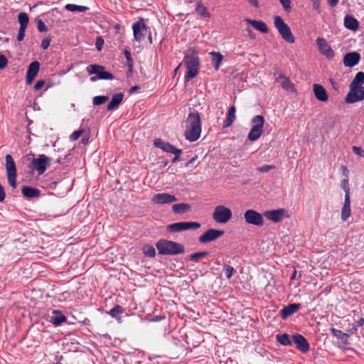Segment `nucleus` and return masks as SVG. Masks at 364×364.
I'll list each match as a JSON object with an SVG mask.
<instances>
[{
    "mask_svg": "<svg viewBox=\"0 0 364 364\" xmlns=\"http://www.w3.org/2000/svg\"><path fill=\"white\" fill-rule=\"evenodd\" d=\"M345 257H348L347 261H353L354 257L360 254L364 248V237L356 232L348 233L344 241Z\"/></svg>",
    "mask_w": 364,
    "mask_h": 364,
    "instance_id": "1",
    "label": "nucleus"
},
{
    "mask_svg": "<svg viewBox=\"0 0 364 364\" xmlns=\"http://www.w3.org/2000/svg\"><path fill=\"white\" fill-rule=\"evenodd\" d=\"M201 134V120L200 114L197 111L191 112L186 119L184 136L186 139L193 142L197 141Z\"/></svg>",
    "mask_w": 364,
    "mask_h": 364,
    "instance_id": "2",
    "label": "nucleus"
},
{
    "mask_svg": "<svg viewBox=\"0 0 364 364\" xmlns=\"http://www.w3.org/2000/svg\"><path fill=\"white\" fill-rule=\"evenodd\" d=\"M186 68L185 80L189 82L194 78L199 70L200 61L198 53L194 48H189L183 59Z\"/></svg>",
    "mask_w": 364,
    "mask_h": 364,
    "instance_id": "3",
    "label": "nucleus"
},
{
    "mask_svg": "<svg viewBox=\"0 0 364 364\" xmlns=\"http://www.w3.org/2000/svg\"><path fill=\"white\" fill-rule=\"evenodd\" d=\"M156 247L159 254L161 255H176L185 252L183 245L164 239L159 240L156 242Z\"/></svg>",
    "mask_w": 364,
    "mask_h": 364,
    "instance_id": "4",
    "label": "nucleus"
},
{
    "mask_svg": "<svg viewBox=\"0 0 364 364\" xmlns=\"http://www.w3.org/2000/svg\"><path fill=\"white\" fill-rule=\"evenodd\" d=\"M274 24L283 40L289 43H294L295 38L289 26L281 16H275L274 17Z\"/></svg>",
    "mask_w": 364,
    "mask_h": 364,
    "instance_id": "5",
    "label": "nucleus"
},
{
    "mask_svg": "<svg viewBox=\"0 0 364 364\" xmlns=\"http://www.w3.org/2000/svg\"><path fill=\"white\" fill-rule=\"evenodd\" d=\"M86 71L89 75H97V76L90 77L92 82H95L97 80H113L114 78L111 73L106 71L105 67L100 65H90L86 68Z\"/></svg>",
    "mask_w": 364,
    "mask_h": 364,
    "instance_id": "6",
    "label": "nucleus"
},
{
    "mask_svg": "<svg viewBox=\"0 0 364 364\" xmlns=\"http://www.w3.org/2000/svg\"><path fill=\"white\" fill-rule=\"evenodd\" d=\"M232 216V213L231 210L222 205H217L213 213V220L216 223L221 224L227 223L231 219Z\"/></svg>",
    "mask_w": 364,
    "mask_h": 364,
    "instance_id": "7",
    "label": "nucleus"
},
{
    "mask_svg": "<svg viewBox=\"0 0 364 364\" xmlns=\"http://www.w3.org/2000/svg\"><path fill=\"white\" fill-rule=\"evenodd\" d=\"M154 145L161 149L164 152L173 154L174 158L173 159H179L182 154V151L181 149H177L170 143L166 142L161 139H154Z\"/></svg>",
    "mask_w": 364,
    "mask_h": 364,
    "instance_id": "8",
    "label": "nucleus"
},
{
    "mask_svg": "<svg viewBox=\"0 0 364 364\" xmlns=\"http://www.w3.org/2000/svg\"><path fill=\"white\" fill-rule=\"evenodd\" d=\"M343 189L345 192V200L343 205V221H346L351 214L350 209V187L348 185V180L347 178L343 179Z\"/></svg>",
    "mask_w": 364,
    "mask_h": 364,
    "instance_id": "9",
    "label": "nucleus"
},
{
    "mask_svg": "<svg viewBox=\"0 0 364 364\" xmlns=\"http://www.w3.org/2000/svg\"><path fill=\"white\" fill-rule=\"evenodd\" d=\"M133 34L134 40L137 42H141L147 32V28L144 19L140 18L137 21L132 24Z\"/></svg>",
    "mask_w": 364,
    "mask_h": 364,
    "instance_id": "10",
    "label": "nucleus"
},
{
    "mask_svg": "<svg viewBox=\"0 0 364 364\" xmlns=\"http://www.w3.org/2000/svg\"><path fill=\"white\" fill-rule=\"evenodd\" d=\"M200 227V224L196 222H178L171 224L168 226V230L171 232H181L188 230H197Z\"/></svg>",
    "mask_w": 364,
    "mask_h": 364,
    "instance_id": "11",
    "label": "nucleus"
},
{
    "mask_svg": "<svg viewBox=\"0 0 364 364\" xmlns=\"http://www.w3.org/2000/svg\"><path fill=\"white\" fill-rule=\"evenodd\" d=\"M245 222L250 225L262 226L264 220L261 213L255 210H247L244 213Z\"/></svg>",
    "mask_w": 364,
    "mask_h": 364,
    "instance_id": "12",
    "label": "nucleus"
},
{
    "mask_svg": "<svg viewBox=\"0 0 364 364\" xmlns=\"http://www.w3.org/2000/svg\"><path fill=\"white\" fill-rule=\"evenodd\" d=\"M364 100V87H350V91L346 97L347 103H355Z\"/></svg>",
    "mask_w": 364,
    "mask_h": 364,
    "instance_id": "13",
    "label": "nucleus"
},
{
    "mask_svg": "<svg viewBox=\"0 0 364 364\" xmlns=\"http://www.w3.org/2000/svg\"><path fill=\"white\" fill-rule=\"evenodd\" d=\"M224 235V231L215 229H209L198 238L200 243H208L214 241Z\"/></svg>",
    "mask_w": 364,
    "mask_h": 364,
    "instance_id": "14",
    "label": "nucleus"
},
{
    "mask_svg": "<svg viewBox=\"0 0 364 364\" xmlns=\"http://www.w3.org/2000/svg\"><path fill=\"white\" fill-rule=\"evenodd\" d=\"M274 77L276 81L280 83L281 87L284 90L290 91L291 92H296L294 84L291 82L290 79L287 77H285L282 73L280 71L275 72Z\"/></svg>",
    "mask_w": 364,
    "mask_h": 364,
    "instance_id": "15",
    "label": "nucleus"
},
{
    "mask_svg": "<svg viewBox=\"0 0 364 364\" xmlns=\"http://www.w3.org/2000/svg\"><path fill=\"white\" fill-rule=\"evenodd\" d=\"M176 200L177 198L175 196L167 193L155 194L151 198L152 203L156 205L170 204Z\"/></svg>",
    "mask_w": 364,
    "mask_h": 364,
    "instance_id": "16",
    "label": "nucleus"
},
{
    "mask_svg": "<svg viewBox=\"0 0 364 364\" xmlns=\"http://www.w3.org/2000/svg\"><path fill=\"white\" fill-rule=\"evenodd\" d=\"M8 181L10 186L15 188L16 187V167L14 161H6Z\"/></svg>",
    "mask_w": 364,
    "mask_h": 364,
    "instance_id": "17",
    "label": "nucleus"
},
{
    "mask_svg": "<svg viewBox=\"0 0 364 364\" xmlns=\"http://www.w3.org/2000/svg\"><path fill=\"white\" fill-rule=\"evenodd\" d=\"M292 343L302 353H306L309 350L310 346L307 340L301 334L292 336Z\"/></svg>",
    "mask_w": 364,
    "mask_h": 364,
    "instance_id": "18",
    "label": "nucleus"
},
{
    "mask_svg": "<svg viewBox=\"0 0 364 364\" xmlns=\"http://www.w3.org/2000/svg\"><path fill=\"white\" fill-rule=\"evenodd\" d=\"M286 210L283 208L268 210L264 213V215L274 223L281 221L285 215Z\"/></svg>",
    "mask_w": 364,
    "mask_h": 364,
    "instance_id": "19",
    "label": "nucleus"
},
{
    "mask_svg": "<svg viewBox=\"0 0 364 364\" xmlns=\"http://www.w3.org/2000/svg\"><path fill=\"white\" fill-rule=\"evenodd\" d=\"M316 43L321 54L325 55L327 58H333V51L324 38L320 37L317 38Z\"/></svg>",
    "mask_w": 364,
    "mask_h": 364,
    "instance_id": "20",
    "label": "nucleus"
},
{
    "mask_svg": "<svg viewBox=\"0 0 364 364\" xmlns=\"http://www.w3.org/2000/svg\"><path fill=\"white\" fill-rule=\"evenodd\" d=\"M40 68V63L38 61L32 62L26 72V82L31 84L38 74Z\"/></svg>",
    "mask_w": 364,
    "mask_h": 364,
    "instance_id": "21",
    "label": "nucleus"
},
{
    "mask_svg": "<svg viewBox=\"0 0 364 364\" xmlns=\"http://www.w3.org/2000/svg\"><path fill=\"white\" fill-rule=\"evenodd\" d=\"M360 60V55L357 52H352L346 54L343 63L347 67H353L357 65Z\"/></svg>",
    "mask_w": 364,
    "mask_h": 364,
    "instance_id": "22",
    "label": "nucleus"
},
{
    "mask_svg": "<svg viewBox=\"0 0 364 364\" xmlns=\"http://www.w3.org/2000/svg\"><path fill=\"white\" fill-rule=\"evenodd\" d=\"M301 309L300 304H290L284 306L280 311L281 316L283 319L287 318L289 316L297 312Z\"/></svg>",
    "mask_w": 364,
    "mask_h": 364,
    "instance_id": "23",
    "label": "nucleus"
},
{
    "mask_svg": "<svg viewBox=\"0 0 364 364\" xmlns=\"http://www.w3.org/2000/svg\"><path fill=\"white\" fill-rule=\"evenodd\" d=\"M313 91L316 98L321 102H326L328 100V94L324 87L318 84L313 85Z\"/></svg>",
    "mask_w": 364,
    "mask_h": 364,
    "instance_id": "24",
    "label": "nucleus"
},
{
    "mask_svg": "<svg viewBox=\"0 0 364 364\" xmlns=\"http://www.w3.org/2000/svg\"><path fill=\"white\" fill-rule=\"evenodd\" d=\"M48 161H31L29 168L32 171H38V175H41L46 171L47 166L49 165Z\"/></svg>",
    "mask_w": 364,
    "mask_h": 364,
    "instance_id": "25",
    "label": "nucleus"
},
{
    "mask_svg": "<svg viewBox=\"0 0 364 364\" xmlns=\"http://www.w3.org/2000/svg\"><path fill=\"white\" fill-rule=\"evenodd\" d=\"M343 24L346 28L354 32L356 31L359 28L358 21L350 15H346L345 16Z\"/></svg>",
    "mask_w": 364,
    "mask_h": 364,
    "instance_id": "26",
    "label": "nucleus"
},
{
    "mask_svg": "<svg viewBox=\"0 0 364 364\" xmlns=\"http://www.w3.org/2000/svg\"><path fill=\"white\" fill-rule=\"evenodd\" d=\"M124 98V94L122 92L115 93L112 95L111 101L109 102L107 107V109L114 110L117 109L119 105L122 103Z\"/></svg>",
    "mask_w": 364,
    "mask_h": 364,
    "instance_id": "27",
    "label": "nucleus"
},
{
    "mask_svg": "<svg viewBox=\"0 0 364 364\" xmlns=\"http://www.w3.org/2000/svg\"><path fill=\"white\" fill-rule=\"evenodd\" d=\"M53 314L54 316L50 317V321L55 326H60L63 323L65 322L67 318L59 310H53Z\"/></svg>",
    "mask_w": 364,
    "mask_h": 364,
    "instance_id": "28",
    "label": "nucleus"
},
{
    "mask_svg": "<svg viewBox=\"0 0 364 364\" xmlns=\"http://www.w3.org/2000/svg\"><path fill=\"white\" fill-rule=\"evenodd\" d=\"M245 21L252 26H253L256 30L263 33H267L268 32V27L262 21L252 20L250 18H246Z\"/></svg>",
    "mask_w": 364,
    "mask_h": 364,
    "instance_id": "29",
    "label": "nucleus"
},
{
    "mask_svg": "<svg viewBox=\"0 0 364 364\" xmlns=\"http://www.w3.org/2000/svg\"><path fill=\"white\" fill-rule=\"evenodd\" d=\"M22 194L27 198H38L41 196V191L35 188L23 186L21 189Z\"/></svg>",
    "mask_w": 364,
    "mask_h": 364,
    "instance_id": "30",
    "label": "nucleus"
},
{
    "mask_svg": "<svg viewBox=\"0 0 364 364\" xmlns=\"http://www.w3.org/2000/svg\"><path fill=\"white\" fill-rule=\"evenodd\" d=\"M196 12L203 18H210V14L207 8L204 6L201 0H198L196 2Z\"/></svg>",
    "mask_w": 364,
    "mask_h": 364,
    "instance_id": "31",
    "label": "nucleus"
},
{
    "mask_svg": "<svg viewBox=\"0 0 364 364\" xmlns=\"http://www.w3.org/2000/svg\"><path fill=\"white\" fill-rule=\"evenodd\" d=\"M211 56L212 65L215 70L220 68V63L223 59V55L219 52L212 51L209 53Z\"/></svg>",
    "mask_w": 364,
    "mask_h": 364,
    "instance_id": "32",
    "label": "nucleus"
},
{
    "mask_svg": "<svg viewBox=\"0 0 364 364\" xmlns=\"http://www.w3.org/2000/svg\"><path fill=\"white\" fill-rule=\"evenodd\" d=\"M235 112L236 110L234 106L229 108L226 119L223 122L224 127H228L233 123L236 118Z\"/></svg>",
    "mask_w": 364,
    "mask_h": 364,
    "instance_id": "33",
    "label": "nucleus"
},
{
    "mask_svg": "<svg viewBox=\"0 0 364 364\" xmlns=\"http://www.w3.org/2000/svg\"><path fill=\"white\" fill-rule=\"evenodd\" d=\"M191 208V205L188 203H176L173 205L172 210L175 213H183Z\"/></svg>",
    "mask_w": 364,
    "mask_h": 364,
    "instance_id": "34",
    "label": "nucleus"
},
{
    "mask_svg": "<svg viewBox=\"0 0 364 364\" xmlns=\"http://www.w3.org/2000/svg\"><path fill=\"white\" fill-rule=\"evenodd\" d=\"M65 9L71 12H85L87 11L89 8L85 6H79L73 4H68L65 5Z\"/></svg>",
    "mask_w": 364,
    "mask_h": 364,
    "instance_id": "35",
    "label": "nucleus"
},
{
    "mask_svg": "<svg viewBox=\"0 0 364 364\" xmlns=\"http://www.w3.org/2000/svg\"><path fill=\"white\" fill-rule=\"evenodd\" d=\"M277 341L282 346H289L292 343V339L289 338L287 333L277 334L276 336Z\"/></svg>",
    "mask_w": 364,
    "mask_h": 364,
    "instance_id": "36",
    "label": "nucleus"
},
{
    "mask_svg": "<svg viewBox=\"0 0 364 364\" xmlns=\"http://www.w3.org/2000/svg\"><path fill=\"white\" fill-rule=\"evenodd\" d=\"M364 83V73L358 72L356 75L353 80L351 82L350 87H363V84Z\"/></svg>",
    "mask_w": 364,
    "mask_h": 364,
    "instance_id": "37",
    "label": "nucleus"
},
{
    "mask_svg": "<svg viewBox=\"0 0 364 364\" xmlns=\"http://www.w3.org/2000/svg\"><path fill=\"white\" fill-rule=\"evenodd\" d=\"M262 134V129L252 127L248 134V139L251 141L258 139Z\"/></svg>",
    "mask_w": 364,
    "mask_h": 364,
    "instance_id": "38",
    "label": "nucleus"
},
{
    "mask_svg": "<svg viewBox=\"0 0 364 364\" xmlns=\"http://www.w3.org/2000/svg\"><path fill=\"white\" fill-rule=\"evenodd\" d=\"M264 123V118L262 115H256L251 120V124H252V127L261 129H263Z\"/></svg>",
    "mask_w": 364,
    "mask_h": 364,
    "instance_id": "39",
    "label": "nucleus"
},
{
    "mask_svg": "<svg viewBox=\"0 0 364 364\" xmlns=\"http://www.w3.org/2000/svg\"><path fill=\"white\" fill-rule=\"evenodd\" d=\"M18 21L20 24V27L26 28L28 23H29V18L27 14L24 12H21L18 16Z\"/></svg>",
    "mask_w": 364,
    "mask_h": 364,
    "instance_id": "40",
    "label": "nucleus"
},
{
    "mask_svg": "<svg viewBox=\"0 0 364 364\" xmlns=\"http://www.w3.org/2000/svg\"><path fill=\"white\" fill-rule=\"evenodd\" d=\"M124 56L126 58L127 65L129 68V71L130 73H132L134 65H133V59H132V54H131L130 51L128 50H124Z\"/></svg>",
    "mask_w": 364,
    "mask_h": 364,
    "instance_id": "41",
    "label": "nucleus"
},
{
    "mask_svg": "<svg viewBox=\"0 0 364 364\" xmlns=\"http://www.w3.org/2000/svg\"><path fill=\"white\" fill-rule=\"evenodd\" d=\"M144 254L149 257H154L156 255V250L152 245H146L143 248Z\"/></svg>",
    "mask_w": 364,
    "mask_h": 364,
    "instance_id": "42",
    "label": "nucleus"
},
{
    "mask_svg": "<svg viewBox=\"0 0 364 364\" xmlns=\"http://www.w3.org/2000/svg\"><path fill=\"white\" fill-rule=\"evenodd\" d=\"M109 100V97L106 95L95 96L93 98L92 102L94 105H101L105 103Z\"/></svg>",
    "mask_w": 364,
    "mask_h": 364,
    "instance_id": "43",
    "label": "nucleus"
},
{
    "mask_svg": "<svg viewBox=\"0 0 364 364\" xmlns=\"http://www.w3.org/2000/svg\"><path fill=\"white\" fill-rule=\"evenodd\" d=\"M123 312H124L123 308L119 305H116L112 309H110L109 314L112 317L116 318L117 315L121 314Z\"/></svg>",
    "mask_w": 364,
    "mask_h": 364,
    "instance_id": "44",
    "label": "nucleus"
},
{
    "mask_svg": "<svg viewBox=\"0 0 364 364\" xmlns=\"http://www.w3.org/2000/svg\"><path fill=\"white\" fill-rule=\"evenodd\" d=\"M208 255V252H196L190 255V259L193 262H198L200 259L206 257Z\"/></svg>",
    "mask_w": 364,
    "mask_h": 364,
    "instance_id": "45",
    "label": "nucleus"
},
{
    "mask_svg": "<svg viewBox=\"0 0 364 364\" xmlns=\"http://www.w3.org/2000/svg\"><path fill=\"white\" fill-rule=\"evenodd\" d=\"M223 270L228 279H230L236 272L235 269L232 267L228 264L224 265Z\"/></svg>",
    "mask_w": 364,
    "mask_h": 364,
    "instance_id": "46",
    "label": "nucleus"
},
{
    "mask_svg": "<svg viewBox=\"0 0 364 364\" xmlns=\"http://www.w3.org/2000/svg\"><path fill=\"white\" fill-rule=\"evenodd\" d=\"M37 29L39 32H46L48 31L47 26L45 25L42 19L38 18L36 20Z\"/></svg>",
    "mask_w": 364,
    "mask_h": 364,
    "instance_id": "47",
    "label": "nucleus"
},
{
    "mask_svg": "<svg viewBox=\"0 0 364 364\" xmlns=\"http://www.w3.org/2000/svg\"><path fill=\"white\" fill-rule=\"evenodd\" d=\"M280 4L283 6L285 11L289 13L291 11V1L290 0H279Z\"/></svg>",
    "mask_w": 364,
    "mask_h": 364,
    "instance_id": "48",
    "label": "nucleus"
},
{
    "mask_svg": "<svg viewBox=\"0 0 364 364\" xmlns=\"http://www.w3.org/2000/svg\"><path fill=\"white\" fill-rule=\"evenodd\" d=\"M82 134V130H77L73 132L70 136V139L72 141L77 140Z\"/></svg>",
    "mask_w": 364,
    "mask_h": 364,
    "instance_id": "49",
    "label": "nucleus"
},
{
    "mask_svg": "<svg viewBox=\"0 0 364 364\" xmlns=\"http://www.w3.org/2000/svg\"><path fill=\"white\" fill-rule=\"evenodd\" d=\"M274 168H275V166H272V165H264V166L258 167L257 170L259 172L264 173V172H268L269 171H270Z\"/></svg>",
    "mask_w": 364,
    "mask_h": 364,
    "instance_id": "50",
    "label": "nucleus"
},
{
    "mask_svg": "<svg viewBox=\"0 0 364 364\" xmlns=\"http://www.w3.org/2000/svg\"><path fill=\"white\" fill-rule=\"evenodd\" d=\"M26 28L19 27L18 35H17V40L18 41H21L23 40L25 36V31Z\"/></svg>",
    "mask_w": 364,
    "mask_h": 364,
    "instance_id": "51",
    "label": "nucleus"
},
{
    "mask_svg": "<svg viewBox=\"0 0 364 364\" xmlns=\"http://www.w3.org/2000/svg\"><path fill=\"white\" fill-rule=\"evenodd\" d=\"M104 44V40L101 36L97 38L95 46L97 50L100 51L102 50V46Z\"/></svg>",
    "mask_w": 364,
    "mask_h": 364,
    "instance_id": "52",
    "label": "nucleus"
},
{
    "mask_svg": "<svg viewBox=\"0 0 364 364\" xmlns=\"http://www.w3.org/2000/svg\"><path fill=\"white\" fill-rule=\"evenodd\" d=\"M329 330L331 332V333L333 334V336H335L336 338H337L338 339L341 338V330L336 329V328H333V327L331 328Z\"/></svg>",
    "mask_w": 364,
    "mask_h": 364,
    "instance_id": "53",
    "label": "nucleus"
},
{
    "mask_svg": "<svg viewBox=\"0 0 364 364\" xmlns=\"http://www.w3.org/2000/svg\"><path fill=\"white\" fill-rule=\"evenodd\" d=\"M8 63L7 58L4 55H0V70L6 67Z\"/></svg>",
    "mask_w": 364,
    "mask_h": 364,
    "instance_id": "54",
    "label": "nucleus"
},
{
    "mask_svg": "<svg viewBox=\"0 0 364 364\" xmlns=\"http://www.w3.org/2000/svg\"><path fill=\"white\" fill-rule=\"evenodd\" d=\"M50 41H51V39L50 38H43L41 42V48L43 50L47 49L48 48V46H50Z\"/></svg>",
    "mask_w": 364,
    "mask_h": 364,
    "instance_id": "55",
    "label": "nucleus"
},
{
    "mask_svg": "<svg viewBox=\"0 0 364 364\" xmlns=\"http://www.w3.org/2000/svg\"><path fill=\"white\" fill-rule=\"evenodd\" d=\"M353 151L358 156L360 157H364V150H363L360 147L353 146Z\"/></svg>",
    "mask_w": 364,
    "mask_h": 364,
    "instance_id": "56",
    "label": "nucleus"
},
{
    "mask_svg": "<svg viewBox=\"0 0 364 364\" xmlns=\"http://www.w3.org/2000/svg\"><path fill=\"white\" fill-rule=\"evenodd\" d=\"M312 6L317 12L320 11V0H311Z\"/></svg>",
    "mask_w": 364,
    "mask_h": 364,
    "instance_id": "57",
    "label": "nucleus"
},
{
    "mask_svg": "<svg viewBox=\"0 0 364 364\" xmlns=\"http://www.w3.org/2000/svg\"><path fill=\"white\" fill-rule=\"evenodd\" d=\"M45 85V81L44 80H38L36 82L35 85H34V89L35 90H38L40 89H41L43 85Z\"/></svg>",
    "mask_w": 364,
    "mask_h": 364,
    "instance_id": "58",
    "label": "nucleus"
},
{
    "mask_svg": "<svg viewBox=\"0 0 364 364\" xmlns=\"http://www.w3.org/2000/svg\"><path fill=\"white\" fill-rule=\"evenodd\" d=\"M26 159H49L46 155L40 154L38 155V158H36L33 154H32V158L28 156Z\"/></svg>",
    "mask_w": 364,
    "mask_h": 364,
    "instance_id": "59",
    "label": "nucleus"
},
{
    "mask_svg": "<svg viewBox=\"0 0 364 364\" xmlns=\"http://www.w3.org/2000/svg\"><path fill=\"white\" fill-rule=\"evenodd\" d=\"M246 31L247 33V36L251 39H255L256 38L255 33L253 32V31L250 28H247L246 29Z\"/></svg>",
    "mask_w": 364,
    "mask_h": 364,
    "instance_id": "60",
    "label": "nucleus"
},
{
    "mask_svg": "<svg viewBox=\"0 0 364 364\" xmlns=\"http://www.w3.org/2000/svg\"><path fill=\"white\" fill-rule=\"evenodd\" d=\"M330 82L333 87V88L336 90V91H338L339 90V84L338 82H336L333 79H330Z\"/></svg>",
    "mask_w": 364,
    "mask_h": 364,
    "instance_id": "61",
    "label": "nucleus"
},
{
    "mask_svg": "<svg viewBox=\"0 0 364 364\" xmlns=\"http://www.w3.org/2000/svg\"><path fill=\"white\" fill-rule=\"evenodd\" d=\"M165 319V316H154L150 321L152 322H159Z\"/></svg>",
    "mask_w": 364,
    "mask_h": 364,
    "instance_id": "62",
    "label": "nucleus"
},
{
    "mask_svg": "<svg viewBox=\"0 0 364 364\" xmlns=\"http://www.w3.org/2000/svg\"><path fill=\"white\" fill-rule=\"evenodd\" d=\"M248 2L256 9L259 7V4L257 0H248Z\"/></svg>",
    "mask_w": 364,
    "mask_h": 364,
    "instance_id": "63",
    "label": "nucleus"
},
{
    "mask_svg": "<svg viewBox=\"0 0 364 364\" xmlns=\"http://www.w3.org/2000/svg\"><path fill=\"white\" fill-rule=\"evenodd\" d=\"M357 331V326L355 324H352L351 328L349 329V333L350 334L354 333Z\"/></svg>",
    "mask_w": 364,
    "mask_h": 364,
    "instance_id": "64",
    "label": "nucleus"
}]
</instances>
